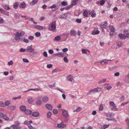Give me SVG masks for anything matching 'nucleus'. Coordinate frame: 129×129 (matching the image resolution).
<instances>
[{
	"label": "nucleus",
	"instance_id": "f257e3e1",
	"mask_svg": "<svg viewBox=\"0 0 129 129\" xmlns=\"http://www.w3.org/2000/svg\"><path fill=\"white\" fill-rule=\"evenodd\" d=\"M25 34V32L24 31H22L20 33L18 32H17L16 33L14 34V35L15 36V41L14 40H13L14 42L17 41V42H19L22 41L23 40L22 38H20V37H22Z\"/></svg>",
	"mask_w": 129,
	"mask_h": 129
},
{
	"label": "nucleus",
	"instance_id": "f03ea898",
	"mask_svg": "<svg viewBox=\"0 0 129 129\" xmlns=\"http://www.w3.org/2000/svg\"><path fill=\"white\" fill-rule=\"evenodd\" d=\"M51 25V28L50 27H49V30L50 31H56V23L55 21H53L50 24Z\"/></svg>",
	"mask_w": 129,
	"mask_h": 129
},
{
	"label": "nucleus",
	"instance_id": "7ed1b4c3",
	"mask_svg": "<svg viewBox=\"0 0 129 129\" xmlns=\"http://www.w3.org/2000/svg\"><path fill=\"white\" fill-rule=\"evenodd\" d=\"M20 124L18 121H16L14 124L11 125L10 127L14 129H20L21 127L19 126Z\"/></svg>",
	"mask_w": 129,
	"mask_h": 129
},
{
	"label": "nucleus",
	"instance_id": "20e7f679",
	"mask_svg": "<svg viewBox=\"0 0 129 129\" xmlns=\"http://www.w3.org/2000/svg\"><path fill=\"white\" fill-rule=\"evenodd\" d=\"M107 23V22L105 21L104 22V24H102L100 25V27L103 30L106 28Z\"/></svg>",
	"mask_w": 129,
	"mask_h": 129
},
{
	"label": "nucleus",
	"instance_id": "39448f33",
	"mask_svg": "<svg viewBox=\"0 0 129 129\" xmlns=\"http://www.w3.org/2000/svg\"><path fill=\"white\" fill-rule=\"evenodd\" d=\"M119 68V66L117 65H115L113 66H112L110 68V70L111 71H113Z\"/></svg>",
	"mask_w": 129,
	"mask_h": 129
},
{
	"label": "nucleus",
	"instance_id": "423d86ee",
	"mask_svg": "<svg viewBox=\"0 0 129 129\" xmlns=\"http://www.w3.org/2000/svg\"><path fill=\"white\" fill-rule=\"evenodd\" d=\"M111 60H107V59H104L103 60V61H101L100 62V64H102L103 62L104 63V64H108L109 63V62H111Z\"/></svg>",
	"mask_w": 129,
	"mask_h": 129
},
{
	"label": "nucleus",
	"instance_id": "0eeeda50",
	"mask_svg": "<svg viewBox=\"0 0 129 129\" xmlns=\"http://www.w3.org/2000/svg\"><path fill=\"white\" fill-rule=\"evenodd\" d=\"M73 76L70 75H68L67 77V80L69 81H72L73 80Z\"/></svg>",
	"mask_w": 129,
	"mask_h": 129
},
{
	"label": "nucleus",
	"instance_id": "6e6552de",
	"mask_svg": "<svg viewBox=\"0 0 129 129\" xmlns=\"http://www.w3.org/2000/svg\"><path fill=\"white\" fill-rule=\"evenodd\" d=\"M66 125L63 124L62 122L59 123L58 124H57V127L59 128H63L66 127Z\"/></svg>",
	"mask_w": 129,
	"mask_h": 129
},
{
	"label": "nucleus",
	"instance_id": "1a4fd4ad",
	"mask_svg": "<svg viewBox=\"0 0 129 129\" xmlns=\"http://www.w3.org/2000/svg\"><path fill=\"white\" fill-rule=\"evenodd\" d=\"M35 28L39 30L45 29L46 28L45 27H43L40 25H36L35 26Z\"/></svg>",
	"mask_w": 129,
	"mask_h": 129
},
{
	"label": "nucleus",
	"instance_id": "9d476101",
	"mask_svg": "<svg viewBox=\"0 0 129 129\" xmlns=\"http://www.w3.org/2000/svg\"><path fill=\"white\" fill-rule=\"evenodd\" d=\"M88 14L91 15V17L92 18L95 17L96 15V13H94V10H92L89 12L88 13Z\"/></svg>",
	"mask_w": 129,
	"mask_h": 129
},
{
	"label": "nucleus",
	"instance_id": "9b49d317",
	"mask_svg": "<svg viewBox=\"0 0 129 129\" xmlns=\"http://www.w3.org/2000/svg\"><path fill=\"white\" fill-rule=\"evenodd\" d=\"M45 106L47 108L50 110H52V106L50 104H46Z\"/></svg>",
	"mask_w": 129,
	"mask_h": 129
},
{
	"label": "nucleus",
	"instance_id": "f8f14e48",
	"mask_svg": "<svg viewBox=\"0 0 129 129\" xmlns=\"http://www.w3.org/2000/svg\"><path fill=\"white\" fill-rule=\"evenodd\" d=\"M62 114L64 117H67L68 116V112L66 110H64L62 112Z\"/></svg>",
	"mask_w": 129,
	"mask_h": 129
},
{
	"label": "nucleus",
	"instance_id": "ddd939ff",
	"mask_svg": "<svg viewBox=\"0 0 129 129\" xmlns=\"http://www.w3.org/2000/svg\"><path fill=\"white\" fill-rule=\"evenodd\" d=\"M20 109L22 111L25 112L26 110V108L25 106L21 105L20 107Z\"/></svg>",
	"mask_w": 129,
	"mask_h": 129
},
{
	"label": "nucleus",
	"instance_id": "4468645a",
	"mask_svg": "<svg viewBox=\"0 0 129 129\" xmlns=\"http://www.w3.org/2000/svg\"><path fill=\"white\" fill-rule=\"evenodd\" d=\"M48 100V98L46 96L43 97L42 99V101L43 102L46 103Z\"/></svg>",
	"mask_w": 129,
	"mask_h": 129
},
{
	"label": "nucleus",
	"instance_id": "2eb2a0df",
	"mask_svg": "<svg viewBox=\"0 0 129 129\" xmlns=\"http://www.w3.org/2000/svg\"><path fill=\"white\" fill-rule=\"evenodd\" d=\"M76 34V31L74 29L71 30L70 31V35L72 36H75Z\"/></svg>",
	"mask_w": 129,
	"mask_h": 129
},
{
	"label": "nucleus",
	"instance_id": "dca6fc26",
	"mask_svg": "<svg viewBox=\"0 0 129 129\" xmlns=\"http://www.w3.org/2000/svg\"><path fill=\"white\" fill-rule=\"evenodd\" d=\"M26 6V4L24 2H22L21 3V4L19 5V7L21 8H25Z\"/></svg>",
	"mask_w": 129,
	"mask_h": 129
},
{
	"label": "nucleus",
	"instance_id": "f3484780",
	"mask_svg": "<svg viewBox=\"0 0 129 129\" xmlns=\"http://www.w3.org/2000/svg\"><path fill=\"white\" fill-rule=\"evenodd\" d=\"M40 114L39 112L35 111L33 112V116L37 117Z\"/></svg>",
	"mask_w": 129,
	"mask_h": 129
},
{
	"label": "nucleus",
	"instance_id": "a211bd4d",
	"mask_svg": "<svg viewBox=\"0 0 129 129\" xmlns=\"http://www.w3.org/2000/svg\"><path fill=\"white\" fill-rule=\"evenodd\" d=\"M7 109L9 110H14L16 109V107L14 105H11Z\"/></svg>",
	"mask_w": 129,
	"mask_h": 129
},
{
	"label": "nucleus",
	"instance_id": "6ab92c4d",
	"mask_svg": "<svg viewBox=\"0 0 129 129\" xmlns=\"http://www.w3.org/2000/svg\"><path fill=\"white\" fill-rule=\"evenodd\" d=\"M109 28L111 33L114 32L115 31V29L113 26L112 25L110 26H109Z\"/></svg>",
	"mask_w": 129,
	"mask_h": 129
},
{
	"label": "nucleus",
	"instance_id": "aec40b11",
	"mask_svg": "<svg viewBox=\"0 0 129 129\" xmlns=\"http://www.w3.org/2000/svg\"><path fill=\"white\" fill-rule=\"evenodd\" d=\"M119 36L121 39H125L126 38L125 35L122 34H120L119 35Z\"/></svg>",
	"mask_w": 129,
	"mask_h": 129
},
{
	"label": "nucleus",
	"instance_id": "412c9836",
	"mask_svg": "<svg viewBox=\"0 0 129 129\" xmlns=\"http://www.w3.org/2000/svg\"><path fill=\"white\" fill-rule=\"evenodd\" d=\"M26 51L27 52H32V46L31 45L30 46H28L27 47Z\"/></svg>",
	"mask_w": 129,
	"mask_h": 129
},
{
	"label": "nucleus",
	"instance_id": "4be33fe9",
	"mask_svg": "<svg viewBox=\"0 0 129 129\" xmlns=\"http://www.w3.org/2000/svg\"><path fill=\"white\" fill-rule=\"evenodd\" d=\"M25 113L27 115H29L31 113L32 111L30 110L26 109V110L25 111Z\"/></svg>",
	"mask_w": 129,
	"mask_h": 129
},
{
	"label": "nucleus",
	"instance_id": "5701e85b",
	"mask_svg": "<svg viewBox=\"0 0 129 129\" xmlns=\"http://www.w3.org/2000/svg\"><path fill=\"white\" fill-rule=\"evenodd\" d=\"M36 103L37 105L40 106L42 105V102L41 100H39L36 101Z\"/></svg>",
	"mask_w": 129,
	"mask_h": 129
},
{
	"label": "nucleus",
	"instance_id": "b1692460",
	"mask_svg": "<svg viewBox=\"0 0 129 129\" xmlns=\"http://www.w3.org/2000/svg\"><path fill=\"white\" fill-rule=\"evenodd\" d=\"M94 89H93L90 90L88 92H87L86 93V95H89L91 93H93L94 92H95L94 91Z\"/></svg>",
	"mask_w": 129,
	"mask_h": 129
},
{
	"label": "nucleus",
	"instance_id": "393cba45",
	"mask_svg": "<svg viewBox=\"0 0 129 129\" xmlns=\"http://www.w3.org/2000/svg\"><path fill=\"white\" fill-rule=\"evenodd\" d=\"M124 34L125 35L126 38H129V33H128L127 30L124 31Z\"/></svg>",
	"mask_w": 129,
	"mask_h": 129
},
{
	"label": "nucleus",
	"instance_id": "a878e982",
	"mask_svg": "<svg viewBox=\"0 0 129 129\" xmlns=\"http://www.w3.org/2000/svg\"><path fill=\"white\" fill-rule=\"evenodd\" d=\"M100 33V31L98 30H97L95 31H92L91 33V34L93 35H97Z\"/></svg>",
	"mask_w": 129,
	"mask_h": 129
},
{
	"label": "nucleus",
	"instance_id": "bb28decb",
	"mask_svg": "<svg viewBox=\"0 0 129 129\" xmlns=\"http://www.w3.org/2000/svg\"><path fill=\"white\" fill-rule=\"evenodd\" d=\"M71 7V5H70V6H68L67 7L62 8L60 9V10L61 11H62L64 9L68 10L70 9Z\"/></svg>",
	"mask_w": 129,
	"mask_h": 129
},
{
	"label": "nucleus",
	"instance_id": "cd10ccee",
	"mask_svg": "<svg viewBox=\"0 0 129 129\" xmlns=\"http://www.w3.org/2000/svg\"><path fill=\"white\" fill-rule=\"evenodd\" d=\"M123 43L121 41L118 42L117 43V46L119 47H121L123 45Z\"/></svg>",
	"mask_w": 129,
	"mask_h": 129
},
{
	"label": "nucleus",
	"instance_id": "c85d7f7f",
	"mask_svg": "<svg viewBox=\"0 0 129 129\" xmlns=\"http://www.w3.org/2000/svg\"><path fill=\"white\" fill-rule=\"evenodd\" d=\"M94 91H95V92H98L99 91H100L102 90L101 88L100 87H97L96 88H94Z\"/></svg>",
	"mask_w": 129,
	"mask_h": 129
},
{
	"label": "nucleus",
	"instance_id": "c756f323",
	"mask_svg": "<svg viewBox=\"0 0 129 129\" xmlns=\"http://www.w3.org/2000/svg\"><path fill=\"white\" fill-rule=\"evenodd\" d=\"M3 117L5 120H9V118L6 115H4L3 114Z\"/></svg>",
	"mask_w": 129,
	"mask_h": 129
},
{
	"label": "nucleus",
	"instance_id": "7c9ffc66",
	"mask_svg": "<svg viewBox=\"0 0 129 129\" xmlns=\"http://www.w3.org/2000/svg\"><path fill=\"white\" fill-rule=\"evenodd\" d=\"M110 105L113 107H116V106L114 103L113 102H110L109 103Z\"/></svg>",
	"mask_w": 129,
	"mask_h": 129
},
{
	"label": "nucleus",
	"instance_id": "2f4dec72",
	"mask_svg": "<svg viewBox=\"0 0 129 129\" xmlns=\"http://www.w3.org/2000/svg\"><path fill=\"white\" fill-rule=\"evenodd\" d=\"M78 0H73V3H72V5H76L77 3V2L78 1Z\"/></svg>",
	"mask_w": 129,
	"mask_h": 129
},
{
	"label": "nucleus",
	"instance_id": "473e14b6",
	"mask_svg": "<svg viewBox=\"0 0 129 129\" xmlns=\"http://www.w3.org/2000/svg\"><path fill=\"white\" fill-rule=\"evenodd\" d=\"M18 5V2H16L14 5V8L15 9H17Z\"/></svg>",
	"mask_w": 129,
	"mask_h": 129
},
{
	"label": "nucleus",
	"instance_id": "72a5a7b5",
	"mask_svg": "<svg viewBox=\"0 0 129 129\" xmlns=\"http://www.w3.org/2000/svg\"><path fill=\"white\" fill-rule=\"evenodd\" d=\"M27 101L29 104H31L32 102V98H28L27 99Z\"/></svg>",
	"mask_w": 129,
	"mask_h": 129
},
{
	"label": "nucleus",
	"instance_id": "f704fd0d",
	"mask_svg": "<svg viewBox=\"0 0 129 129\" xmlns=\"http://www.w3.org/2000/svg\"><path fill=\"white\" fill-rule=\"evenodd\" d=\"M83 15L84 16L87 17L88 15V12L86 10H84V11L83 13Z\"/></svg>",
	"mask_w": 129,
	"mask_h": 129
},
{
	"label": "nucleus",
	"instance_id": "c9c22d12",
	"mask_svg": "<svg viewBox=\"0 0 129 129\" xmlns=\"http://www.w3.org/2000/svg\"><path fill=\"white\" fill-rule=\"evenodd\" d=\"M55 40L56 41H59L61 39L60 37L59 36H57L55 38Z\"/></svg>",
	"mask_w": 129,
	"mask_h": 129
},
{
	"label": "nucleus",
	"instance_id": "e433bc0d",
	"mask_svg": "<svg viewBox=\"0 0 129 129\" xmlns=\"http://www.w3.org/2000/svg\"><path fill=\"white\" fill-rule=\"evenodd\" d=\"M109 126V124H105L101 127V129H105L106 128L108 127Z\"/></svg>",
	"mask_w": 129,
	"mask_h": 129
},
{
	"label": "nucleus",
	"instance_id": "4c0bfd02",
	"mask_svg": "<svg viewBox=\"0 0 129 129\" xmlns=\"http://www.w3.org/2000/svg\"><path fill=\"white\" fill-rule=\"evenodd\" d=\"M10 103L11 102L10 101H7L5 102V105L6 106H8L10 104Z\"/></svg>",
	"mask_w": 129,
	"mask_h": 129
},
{
	"label": "nucleus",
	"instance_id": "58836bf2",
	"mask_svg": "<svg viewBox=\"0 0 129 129\" xmlns=\"http://www.w3.org/2000/svg\"><path fill=\"white\" fill-rule=\"evenodd\" d=\"M52 114L51 112L50 111L48 112L47 113V117L48 118H50Z\"/></svg>",
	"mask_w": 129,
	"mask_h": 129
},
{
	"label": "nucleus",
	"instance_id": "ea45409f",
	"mask_svg": "<svg viewBox=\"0 0 129 129\" xmlns=\"http://www.w3.org/2000/svg\"><path fill=\"white\" fill-rule=\"evenodd\" d=\"M82 108L80 107H78L75 110H74V111L78 112L80 111L81 109Z\"/></svg>",
	"mask_w": 129,
	"mask_h": 129
},
{
	"label": "nucleus",
	"instance_id": "a19ab883",
	"mask_svg": "<svg viewBox=\"0 0 129 129\" xmlns=\"http://www.w3.org/2000/svg\"><path fill=\"white\" fill-rule=\"evenodd\" d=\"M61 5L62 6H66L68 5L67 3L66 2H61Z\"/></svg>",
	"mask_w": 129,
	"mask_h": 129
},
{
	"label": "nucleus",
	"instance_id": "79ce46f5",
	"mask_svg": "<svg viewBox=\"0 0 129 129\" xmlns=\"http://www.w3.org/2000/svg\"><path fill=\"white\" fill-rule=\"evenodd\" d=\"M65 15L64 14H61L59 16V18L61 19H64V18Z\"/></svg>",
	"mask_w": 129,
	"mask_h": 129
},
{
	"label": "nucleus",
	"instance_id": "37998d69",
	"mask_svg": "<svg viewBox=\"0 0 129 129\" xmlns=\"http://www.w3.org/2000/svg\"><path fill=\"white\" fill-rule=\"evenodd\" d=\"M106 80V79H104L101 80L100 81H99L98 83L99 84H100L103 83Z\"/></svg>",
	"mask_w": 129,
	"mask_h": 129
},
{
	"label": "nucleus",
	"instance_id": "c03bdc74",
	"mask_svg": "<svg viewBox=\"0 0 129 129\" xmlns=\"http://www.w3.org/2000/svg\"><path fill=\"white\" fill-rule=\"evenodd\" d=\"M35 35L36 37H38L40 36L41 34L40 32H37L35 34Z\"/></svg>",
	"mask_w": 129,
	"mask_h": 129
},
{
	"label": "nucleus",
	"instance_id": "a18cd8bd",
	"mask_svg": "<svg viewBox=\"0 0 129 129\" xmlns=\"http://www.w3.org/2000/svg\"><path fill=\"white\" fill-rule=\"evenodd\" d=\"M105 3V1L103 0H102L100 1V4L101 5H103Z\"/></svg>",
	"mask_w": 129,
	"mask_h": 129
},
{
	"label": "nucleus",
	"instance_id": "49530a36",
	"mask_svg": "<svg viewBox=\"0 0 129 129\" xmlns=\"http://www.w3.org/2000/svg\"><path fill=\"white\" fill-rule=\"evenodd\" d=\"M63 55V52H61L59 53H58L57 54L58 56H62Z\"/></svg>",
	"mask_w": 129,
	"mask_h": 129
},
{
	"label": "nucleus",
	"instance_id": "de8ad7c7",
	"mask_svg": "<svg viewBox=\"0 0 129 129\" xmlns=\"http://www.w3.org/2000/svg\"><path fill=\"white\" fill-rule=\"evenodd\" d=\"M21 95H19V96L13 98H12L13 100H16L17 99H21Z\"/></svg>",
	"mask_w": 129,
	"mask_h": 129
},
{
	"label": "nucleus",
	"instance_id": "09e8293b",
	"mask_svg": "<svg viewBox=\"0 0 129 129\" xmlns=\"http://www.w3.org/2000/svg\"><path fill=\"white\" fill-rule=\"evenodd\" d=\"M48 86L50 88H52L55 86V83H54L52 85H49Z\"/></svg>",
	"mask_w": 129,
	"mask_h": 129
},
{
	"label": "nucleus",
	"instance_id": "8fccbe9b",
	"mask_svg": "<svg viewBox=\"0 0 129 129\" xmlns=\"http://www.w3.org/2000/svg\"><path fill=\"white\" fill-rule=\"evenodd\" d=\"M53 112L55 114H57L58 113V111L57 110L55 109H54L53 110Z\"/></svg>",
	"mask_w": 129,
	"mask_h": 129
},
{
	"label": "nucleus",
	"instance_id": "3c124183",
	"mask_svg": "<svg viewBox=\"0 0 129 129\" xmlns=\"http://www.w3.org/2000/svg\"><path fill=\"white\" fill-rule=\"evenodd\" d=\"M103 106L102 104H101L99 107V110L100 111H102L103 110Z\"/></svg>",
	"mask_w": 129,
	"mask_h": 129
},
{
	"label": "nucleus",
	"instance_id": "603ef678",
	"mask_svg": "<svg viewBox=\"0 0 129 129\" xmlns=\"http://www.w3.org/2000/svg\"><path fill=\"white\" fill-rule=\"evenodd\" d=\"M0 106L2 107H5L4 103L2 102H0Z\"/></svg>",
	"mask_w": 129,
	"mask_h": 129
},
{
	"label": "nucleus",
	"instance_id": "864d4df0",
	"mask_svg": "<svg viewBox=\"0 0 129 129\" xmlns=\"http://www.w3.org/2000/svg\"><path fill=\"white\" fill-rule=\"evenodd\" d=\"M114 108H111V110H114L115 111H117L118 110V109L115 107H114Z\"/></svg>",
	"mask_w": 129,
	"mask_h": 129
},
{
	"label": "nucleus",
	"instance_id": "5fc2aeb1",
	"mask_svg": "<svg viewBox=\"0 0 129 129\" xmlns=\"http://www.w3.org/2000/svg\"><path fill=\"white\" fill-rule=\"evenodd\" d=\"M23 61L25 62H29V61L26 58H23Z\"/></svg>",
	"mask_w": 129,
	"mask_h": 129
},
{
	"label": "nucleus",
	"instance_id": "6e6d98bb",
	"mask_svg": "<svg viewBox=\"0 0 129 129\" xmlns=\"http://www.w3.org/2000/svg\"><path fill=\"white\" fill-rule=\"evenodd\" d=\"M28 127L30 129H32V126H31V125L29 123H28L27 125Z\"/></svg>",
	"mask_w": 129,
	"mask_h": 129
},
{
	"label": "nucleus",
	"instance_id": "4d7b16f0",
	"mask_svg": "<svg viewBox=\"0 0 129 129\" xmlns=\"http://www.w3.org/2000/svg\"><path fill=\"white\" fill-rule=\"evenodd\" d=\"M23 38V39L22 40V41L23 40V41H24V42L25 43H28V40L25 39V38Z\"/></svg>",
	"mask_w": 129,
	"mask_h": 129
},
{
	"label": "nucleus",
	"instance_id": "13d9d810",
	"mask_svg": "<svg viewBox=\"0 0 129 129\" xmlns=\"http://www.w3.org/2000/svg\"><path fill=\"white\" fill-rule=\"evenodd\" d=\"M87 51L86 50V49H83L82 50V52L83 53L87 54V52H86Z\"/></svg>",
	"mask_w": 129,
	"mask_h": 129
},
{
	"label": "nucleus",
	"instance_id": "bf43d9fd",
	"mask_svg": "<svg viewBox=\"0 0 129 129\" xmlns=\"http://www.w3.org/2000/svg\"><path fill=\"white\" fill-rule=\"evenodd\" d=\"M63 59L64 61L66 62H68V60L67 57H64L63 58Z\"/></svg>",
	"mask_w": 129,
	"mask_h": 129
},
{
	"label": "nucleus",
	"instance_id": "052dcab7",
	"mask_svg": "<svg viewBox=\"0 0 129 129\" xmlns=\"http://www.w3.org/2000/svg\"><path fill=\"white\" fill-rule=\"evenodd\" d=\"M56 89H57L59 91H60L61 92L63 93H64V91H63V90L60 89H59V88L57 87Z\"/></svg>",
	"mask_w": 129,
	"mask_h": 129
},
{
	"label": "nucleus",
	"instance_id": "680f3d73",
	"mask_svg": "<svg viewBox=\"0 0 129 129\" xmlns=\"http://www.w3.org/2000/svg\"><path fill=\"white\" fill-rule=\"evenodd\" d=\"M43 55L46 57H47V54L46 52H44L43 53Z\"/></svg>",
	"mask_w": 129,
	"mask_h": 129
},
{
	"label": "nucleus",
	"instance_id": "e2e57ef3",
	"mask_svg": "<svg viewBox=\"0 0 129 129\" xmlns=\"http://www.w3.org/2000/svg\"><path fill=\"white\" fill-rule=\"evenodd\" d=\"M26 49H23V48H21L20 49V51L21 52H24L26 51Z\"/></svg>",
	"mask_w": 129,
	"mask_h": 129
},
{
	"label": "nucleus",
	"instance_id": "0e129e2a",
	"mask_svg": "<svg viewBox=\"0 0 129 129\" xmlns=\"http://www.w3.org/2000/svg\"><path fill=\"white\" fill-rule=\"evenodd\" d=\"M38 0H34L33 1V5H34L36 4L38 2Z\"/></svg>",
	"mask_w": 129,
	"mask_h": 129
},
{
	"label": "nucleus",
	"instance_id": "69168bd1",
	"mask_svg": "<svg viewBox=\"0 0 129 129\" xmlns=\"http://www.w3.org/2000/svg\"><path fill=\"white\" fill-rule=\"evenodd\" d=\"M76 21L78 23H80L81 22V20L80 19H77L76 20Z\"/></svg>",
	"mask_w": 129,
	"mask_h": 129
},
{
	"label": "nucleus",
	"instance_id": "338daca9",
	"mask_svg": "<svg viewBox=\"0 0 129 129\" xmlns=\"http://www.w3.org/2000/svg\"><path fill=\"white\" fill-rule=\"evenodd\" d=\"M19 16V14H15V18L17 19L18 18V17Z\"/></svg>",
	"mask_w": 129,
	"mask_h": 129
},
{
	"label": "nucleus",
	"instance_id": "774afa93",
	"mask_svg": "<svg viewBox=\"0 0 129 129\" xmlns=\"http://www.w3.org/2000/svg\"><path fill=\"white\" fill-rule=\"evenodd\" d=\"M126 123H127L128 125V128L129 129V120L127 119L126 120Z\"/></svg>",
	"mask_w": 129,
	"mask_h": 129
}]
</instances>
